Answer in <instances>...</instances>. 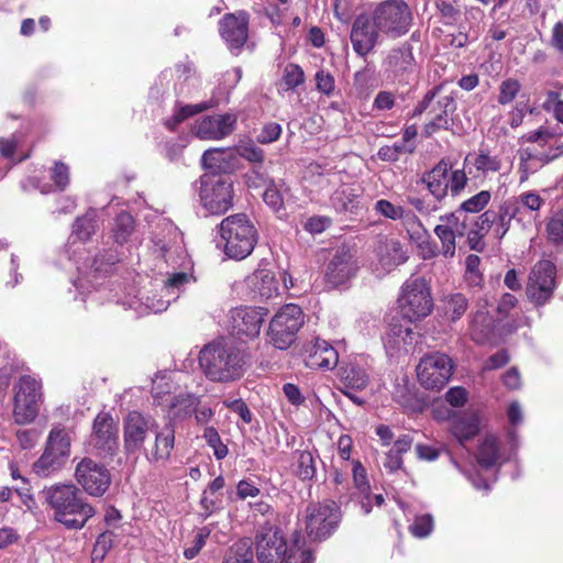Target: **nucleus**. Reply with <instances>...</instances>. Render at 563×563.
<instances>
[{"instance_id": "f257e3e1", "label": "nucleus", "mask_w": 563, "mask_h": 563, "mask_svg": "<svg viewBox=\"0 0 563 563\" xmlns=\"http://www.w3.org/2000/svg\"><path fill=\"white\" fill-rule=\"evenodd\" d=\"M198 362L209 380L225 384L243 377L251 365V354L244 342L220 336L203 345Z\"/></svg>"}, {"instance_id": "f03ea898", "label": "nucleus", "mask_w": 563, "mask_h": 563, "mask_svg": "<svg viewBox=\"0 0 563 563\" xmlns=\"http://www.w3.org/2000/svg\"><path fill=\"white\" fill-rule=\"evenodd\" d=\"M45 498L54 510V519L67 529L79 530L95 515L81 492L73 484L58 485L45 492Z\"/></svg>"}, {"instance_id": "7ed1b4c3", "label": "nucleus", "mask_w": 563, "mask_h": 563, "mask_svg": "<svg viewBox=\"0 0 563 563\" xmlns=\"http://www.w3.org/2000/svg\"><path fill=\"white\" fill-rule=\"evenodd\" d=\"M223 251L234 260H244L254 250L258 232L245 213H235L224 218L219 224Z\"/></svg>"}, {"instance_id": "20e7f679", "label": "nucleus", "mask_w": 563, "mask_h": 563, "mask_svg": "<svg viewBox=\"0 0 563 563\" xmlns=\"http://www.w3.org/2000/svg\"><path fill=\"white\" fill-rule=\"evenodd\" d=\"M71 431L55 426L48 432L42 455L33 463L32 471L38 477H48L60 471L71 452Z\"/></svg>"}, {"instance_id": "39448f33", "label": "nucleus", "mask_w": 563, "mask_h": 563, "mask_svg": "<svg viewBox=\"0 0 563 563\" xmlns=\"http://www.w3.org/2000/svg\"><path fill=\"white\" fill-rule=\"evenodd\" d=\"M44 395L42 382L32 375H22L13 385V420L18 424L33 422L38 416Z\"/></svg>"}, {"instance_id": "423d86ee", "label": "nucleus", "mask_w": 563, "mask_h": 563, "mask_svg": "<svg viewBox=\"0 0 563 563\" xmlns=\"http://www.w3.org/2000/svg\"><path fill=\"white\" fill-rule=\"evenodd\" d=\"M372 16L382 34L391 38L407 34L413 21L411 9L404 0H385L378 3Z\"/></svg>"}, {"instance_id": "0eeeda50", "label": "nucleus", "mask_w": 563, "mask_h": 563, "mask_svg": "<svg viewBox=\"0 0 563 563\" xmlns=\"http://www.w3.org/2000/svg\"><path fill=\"white\" fill-rule=\"evenodd\" d=\"M442 87L435 86L429 90L413 109L412 115H421L429 110L433 118L423 126L424 136L429 137L437 131L449 130L452 126L450 115L456 110V103L452 96H439Z\"/></svg>"}, {"instance_id": "6e6552de", "label": "nucleus", "mask_w": 563, "mask_h": 563, "mask_svg": "<svg viewBox=\"0 0 563 563\" xmlns=\"http://www.w3.org/2000/svg\"><path fill=\"white\" fill-rule=\"evenodd\" d=\"M201 205L212 214H223L233 206V183L224 176L206 174L200 177Z\"/></svg>"}, {"instance_id": "1a4fd4ad", "label": "nucleus", "mask_w": 563, "mask_h": 563, "mask_svg": "<svg viewBox=\"0 0 563 563\" xmlns=\"http://www.w3.org/2000/svg\"><path fill=\"white\" fill-rule=\"evenodd\" d=\"M303 322V312L299 306L289 303L282 307L269 323L271 343L279 350L288 349L296 341Z\"/></svg>"}, {"instance_id": "9d476101", "label": "nucleus", "mask_w": 563, "mask_h": 563, "mask_svg": "<svg viewBox=\"0 0 563 563\" xmlns=\"http://www.w3.org/2000/svg\"><path fill=\"white\" fill-rule=\"evenodd\" d=\"M398 302L405 319L412 322L427 317L432 310L433 300L424 278H409L402 287Z\"/></svg>"}, {"instance_id": "9b49d317", "label": "nucleus", "mask_w": 563, "mask_h": 563, "mask_svg": "<svg viewBox=\"0 0 563 563\" xmlns=\"http://www.w3.org/2000/svg\"><path fill=\"white\" fill-rule=\"evenodd\" d=\"M453 368L454 364L449 355L434 352L420 360L417 377L426 389L440 390L449 383Z\"/></svg>"}, {"instance_id": "f8f14e48", "label": "nucleus", "mask_w": 563, "mask_h": 563, "mask_svg": "<svg viewBox=\"0 0 563 563\" xmlns=\"http://www.w3.org/2000/svg\"><path fill=\"white\" fill-rule=\"evenodd\" d=\"M306 531L313 541L328 538L341 520V511L334 501L310 505L306 510Z\"/></svg>"}, {"instance_id": "ddd939ff", "label": "nucleus", "mask_w": 563, "mask_h": 563, "mask_svg": "<svg viewBox=\"0 0 563 563\" xmlns=\"http://www.w3.org/2000/svg\"><path fill=\"white\" fill-rule=\"evenodd\" d=\"M157 423L151 416L130 411L123 420V448L126 455H133L146 449L144 443L155 432Z\"/></svg>"}, {"instance_id": "4468645a", "label": "nucleus", "mask_w": 563, "mask_h": 563, "mask_svg": "<svg viewBox=\"0 0 563 563\" xmlns=\"http://www.w3.org/2000/svg\"><path fill=\"white\" fill-rule=\"evenodd\" d=\"M75 478L90 496L101 497L109 489L112 478L106 465L91 457L81 459L75 467Z\"/></svg>"}, {"instance_id": "2eb2a0df", "label": "nucleus", "mask_w": 563, "mask_h": 563, "mask_svg": "<svg viewBox=\"0 0 563 563\" xmlns=\"http://www.w3.org/2000/svg\"><path fill=\"white\" fill-rule=\"evenodd\" d=\"M555 265L550 261H540L531 269L526 287L528 298L537 306L544 305L555 289Z\"/></svg>"}, {"instance_id": "dca6fc26", "label": "nucleus", "mask_w": 563, "mask_h": 563, "mask_svg": "<svg viewBox=\"0 0 563 563\" xmlns=\"http://www.w3.org/2000/svg\"><path fill=\"white\" fill-rule=\"evenodd\" d=\"M118 424L109 412H99L93 420L90 445L100 457H112L119 446Z\"/></svg>"}, {"instance_id": "f3484780", "label": "nucleus", "mask_w": 563, "mask_h": 563, "mask_svg": "<svg viewBox=\"0 0 563 563\" xmlns=\"http://www.w3.org/2000/svg\"><path fill=\"white\" fill-rule=\"evenodd\" d=\"M287 544L277 527L265 525L256 534V554L260 563H283Z\"/></svg>"}, {"instance_id": "a211bd4d", "label": "nucleus", "mask_w": 563, "mask_h": 563, "mask_svg": "<svg viewBox=\"0 0 563 563\" xmlns=\"http://www.w3.org/2000/svg\"><path fill=\"white\" fill-rule=\"evenodd\" d=\"M384 74L393 80H404L416 69L412 45L404 42L390 48L382 63Z\"/></svg>"}, {"instance_id": "6ab92c4d", "label": "nucleus", "mask_w": 563, "mask_h": 563, "mask_svg": "<svg viewBox=\"0 0 563 563\" xmlns=\"http://www.w3.org/2000/svg\"><path fill=\"white\" fill-rule=\"evenodd\" d=\"M382 32L374 23L373 16L357 15L351 26L350 40L353 51L361 57H366L379 42Z\"/></svg>"}, {"instance_id": "aec40b11", "label": "nucleus", "mask_w": 563, "mask_h": 563, "mask_svg": "<svg viewBox=\"0 0 563 563\" xmlns=\"http://www.w3.org/2000/svg\"><path fill=\"white\" fill-rule=\"evenodd\" d=\"M358 271L354 254L345 246L336 249L329 261L324 278L331 287H338L352 279Z\"/></svg>"}, {"instance_id": "412c9836", "label": "nucleus", "mask_w": 563, "mask_h": 563, "mask_svg": "<svg viewBox=\"0 0 563 563\" xmlns=\"http://www.w3.org/2000/svg\"><path fill=\"white\" fill-rule=\"evenodd\" d=\"M236 120L233 113L203 115L196 121L194 134L200 140H222L234 131Z\"/></svg>"}, {"instance_id": "4be33fe9", "label": "nucleus", "mask_w": 563, "mask_h": 563, "mask_svg": "<svg viewBox=\"0 0 563 563\" xmlns=\"http://www.w3.org/2000/svg\"><path fill=\"white\" fill-rule=\"evenodd\" d=\"M266 316L267 310L264 308H235L230 316L231 331L234 335L254 339L260 334Z\"/></svg>"}, {"instance_id": "5701e85b", "label": "nucleus", "mask_w": 563, "mask_h": 563, "mask_svg": "<svg viewBox=\"0 0 563 563\" xmlns=\"http://www.w3.org/2000/svg\"><path fill=\"white\" fill-rule=\"evenodd\" d=\"M220 34L230 49H240L249 36V16L245 12L228 13L220 21Z\"/></svg>"}, {"instance_id": "b1692460", "label": "nucleus", "mask_w": 563, "mask_h": 563, "mask_svg": "<svg viewBox=\"0 0 563 563\" xmlns=\"http://www.w3.org/2000/svg\"><path fill=\"white\" fill-rule=\"evenodd\" d=\"M303 361L309 368L331 369L338 364L339 355L329 342L316 339L305 346Z\"/></svg>"}, {"instance_id": "393cba45", "label": "nucleus", "mask_w": 563, "mask_h": 563, "mask_svg": "<svg viewBox=\"0 0 563 563\" xmlns=\"http://www.w3.org/2000/svg\"><path fill=\"white\" fill-rule=\"evenodd\" d=\"M192 279V276L180 272L172 274L164 283L163 291H165L168 297L166 300H152L151 302H146L145 310L150 312H162L167 309L172 300H176L181 291L185 290L186 285H188Z\"/></svg>"}, {"instance_id": "a878e982", "label": "nucleus", "mask_w": 563, "mask_h": 563, "mask_svg": "<svg viewBox=\"0 0 563 563\" xmlns=\"http://www.w3.org/2000/svg\"><path fill=\"white\" fill-rule=\"evenodd\" d=\"M450 170L451 165L445 159H441L430 172L422 176V183L426 184L430 194L438 201L448 196Z\"/></svg>"}, {"instance_id": "bb28decb", "label": "nucleus", "mask_w": 563, "mask_h": 563, "mask_svg": "<svg viewBox=\"0 0 563 563\" xmlns=\"http://www.w3.org/2000/svg\"><path fill=\"white\" fill-rule=\"evenodd\" d=\"M555 154L539 151L534 147H526L519 151L520 183L526 181L529 176L552 162Z\"/></svg>"}, {"instance_id": "cd10ccee", "label": "nucleus", "mask_w": 563, "mask_h": 563, "mask_svg": "<svg viewBox=\"0 0 563 563\" xmlns=\"http://www.w3.org/2000/svg\"><path fill=\"white\" fill-rule=\"evenodd\" d=\"M154 444L150 452H145L148 460L153 461H167L175 446V429L172 423L165 424L163 428H155Z\"/></svg>"}, {"instance_id": "c85d7f7f", "label": "nucleus", "mask_w": 563, "mask_h": 563, "mask_svg": "<svg viewBox=\"0 0 563 563\" xmlns=\"http://www.w3.org/2000/svg\"><path fill=\"white\" fill-rule=\"evenodd\" d=\"M450 431L456 440L464 442L474 438L479 431V416L475 411H466L450 420Z\"/></svg>"}, {"instance_id": "c756f323", "label": "nucleus", "mask_w": 563, "mask_h": 563, "mask_svg": "<svg viewBox=\"0 0 563 563\" xmlns=\"http://www.w3.org/2000/svg\"><path fill=\"white\" fill-rule=\"evenodd\" d=\"M377 256L380 265L386 271H391L408 260L407 252L404 250L402 244L394 239L385 240L379 243Z\"/></svg>"}, {"instance_id": "7c9ffc66", "label": "nucleus", "mask_w": 563, "mask_h": 563, "mask_svg": "<svg viewBox=\"0 0 563 563\" xmlns=\"http://www.w3.org/2000/svg\"><path fill=\"white\" fill-rule=\"evenodd\" d=\"M318 451L296 450L292 453V473L301 481H312L317 474Z\"/></svg>"}, {"instance_id": "2f4dec72", "label": "nucleus", "mask_w": 563, "mask_h": 563, "mask_svg": "<svg viewBox=\"0 0 563 563\" xmlns=\"http://www.w3.org/2000/svg\"><path fill=\"white\" fill-rule=\"evenodd\" d=\"M404 228L411 242L416 243L419 247L424 245L428 247V255L424 257H433L437 255V251L429 245L430 234L423 227L420 219L411 211L406 213L402 219Z\"/></svg>"}, {"instance_id": "473e14b6", "label": "nucleus", "mask_w": 563, "mask_h": 563, "mask_svg": "<svg viewBox=\"0 0 563 563\" xmlns=\"http://www.w3.org/2000/svg\"><path fill=\"white\" fill-rule=\"evenodd\" d=\"M494 320L487 311L478 309L471 317L470 333L471 338L477 344H485L494 334Z\"/></svg>"}, {"instance_id": "72a5a7b5", "label": "nucleus", "mask_w": 563, "mask_h": 563, "mask_svg": "<svg viewBox=\"0 0 563 563\" xmlns=\"http://www.w3.org/2000/svg\"><path fill=\"white\" fill-rule=\"evenodd\" d=\"M234 156L232 152L214 147L209 148L203 152L201 156V164L205 169H209L214 175H219V173L225 172L230 159H232Z\"/></svg>"}, {"instance_id": "f704fd0d", "label": "nucleus", "mask_w": 563, "mask_h": 563, "mask_svg": "<svg viewBox=\"0 0 563 563\" xmlns=\"http://www.w3.org/2000/svg\"><path fill=\"white\" fill-rule=\"evenodd\" d=\"M253 291L260 297L269 299L278 294V282L273 272L261 269L252 277Z\"/></svg>"}, {"instance_id": "c9c22d12", "label": "nucleus", "mask_w": 563, "mask_h": 563, "mask_svg": "<svg viewBox=\"0 0 563 563\" xmlns=\"http://www.w3.org/2000/svg\"><path fill=\"white\" fill-rule=\"evenodd\" d=\"M352 473H353V482H354V488L357 490L360 496H362L361 500V507L364 510V514H369L371 511V503H369V495H371V485L367 479L366 470L362 465V463L358 460L352 461Z\"/></svg>"}, {"instance_id": "e433bc0d", "label": "nucleus", "mask_w": 563, "mask_h": 563, "mask_svg": "<svg viewBox=\"0 0 563 563\" xmlns=\"http://www.w3.org/2000/svg\"><path fill=\"white\" fill-rule=\"evenodd\" d=\"M499 446L494 435H486L478 445L476 460L484 468L493 467L499 460Z\"/></svg>"}, {"instance_id": "4c0bfd02", "label": "nucleus", "mask_w": 563, "mask_h": 563, "mask_svg": "<svg viewBox=\"0 0 563 563\" xmlns=\"http://www.w3.org/2000/svg\"><path fill=\"white\" fill-rule=\"evenodd\" d=\"M223 563H254L252 541L245 538L235 542L228 550Z\"/></svg>"}, {"instance_id": "58836bf2", "label": "nucleus", "mask_w": 563, "mask_h": 563, "mask_svg": "<svg viewBox=\"0 0 563 563\" xmlns=\"http://www.w3.org/2000/svg\"><path fill=\"white\" fill-rule=\"evenodd\" d=\"M341 380L346 389H364L368 383V376L364 369L347 365L341 369Z\"/></svg>"}, {"instance_id": "ea45409f", "label": "nucleus", "mask_w": 563, "mask_h": 563, "mask_svg": "<svg viewBox=\"0 0 563 563\" xmlns=\"http://www.w3.org/2000/svg\"><path fill=\"white\" fill-rule=\"evenodd\" d=\"M331 200L338 211H352L357 207L358 195L351 187H342L333 194Z\"/></svg>"}, {"instance_id": "a19ab883", "label": "nucleus", "mask_w": 563, "mask_h": 563, "mask_svg": "<svg viewBox=\"0 0 563 563\" xmlns=\"http://www.w3.org/2000/svg\"><path fill=\"white\" fill-rule=\"evenodd\" d=\"M133 231H134L133 217L125 211L119 213L115 218V222H114V227H113L114 241L119 244H123V243L128 242V240Z\"/></svg>"}, {"instance_id": "79ce46f5", "label": "nucleus", "mask_w": 563, "mask_h": 563, "mask_svg": "<svg viewBox=\"0 0 563 563\" xmlns=\"http://www.w3.org/2000/svg\"><path fill=\"white\" fill-rule=\"evenodd\" d=\"M468 308V300L463 294H453L445 299V314L451 321L460 320Z\"/></svg>"}, {"instance_id": "37998d69", "label": "nucleus", "mask_w": 563, "mask_h": 563, "mask_svg": "<svg viewBox=\"0 0 563 563\" xmlns=\"http://www.w3.org/2000/svg\"><path fill=\"white\" fill-rule=\"evenodd\" d=\"M545 231L549 242L563 245V208L548 219Z\"/></svg>"}, {"instance_id": "c03bdc74", "label": "nucleus", "mask_w": 563, "mask_h": 563, "mask_svg": "<svg viewBox=\"0 0 563 563\" xmlns=\"http://www.w3.org/2000/svg\"><path fill=\"white\" fill-rule=\"evenodd\" d=\"M97 216L95 211L87 212L84 217L77 218L74 223V233L81 241H87L97 230Z\"/></svg>"}, {"instance_id": "a18cd8bd", "label": "nucleus", "mask_w": 563, "mask_h": 563, "mask_svg": "<svg viewBox=\"0 0 563 563\" xmlns=\"http://www.w3.org/2000/svg\"><path fill=\"white\" fill-rule=\"evenodd\" d=\"M481 258L475 254H470L465 260L464 280L468 287H482L483 274L479 271Z\"/></svg>"}, {"instance_id": "49530a36", "label": "nucleus", "mask_w": 563, "mask_h": 563, "mask_svg": "<svg viewBox=\"0 0 563 563\" xmlns=\"http://www.w3.org/2000/svg\"><path fill=\"white\" fill-rule=\"evenodd\" d=\"M282 82L285 90H294L305 82L303 69L297 64H287L283 71Z\"/></svg>"}, {"instance_id": "de8ad7c7", "label": "nucleus", "mask_w": 563, "mask_h": 563, "mask_svg": "<svg viewBox=\"0 0 563 563\" xmlns=\"http://www.w3.org/2000/svg\"><path fill=\"white\" fill-rule=\"evenodd\" d=\"M492 199V194L488 190H482L471 198L464 200L459 211L476 213L485 209Z\"/></svg>"}, {"instance_id": "09e8293b", "label": "nucleus", "mask_w": 563, "mask_h": 563, "mask_svg": "<svg viewBox=\"0 0 563 563\" xmlns=\"http://www.w3.org/2000/svg\"><path fill=\"white\" fill-rule=\"evenodd\" d=\"M199 402V397L194 394H180L174 398L172 407L178 416L185 417L194 412Z\"/></svg>"}, {"instance_id": "8fccbe9b", "label": "nucleus", "mask_w": 563, "mask_h": 563, "mask_svg": "<svg viewBox=\"0 0 563 563\" xmlns=\"http://www.w3.org/2000/svg\"><path fill=\"white\" fill-rule=\"evenodd\" d=\"M415 146L406 145L405 142H396L393 145H385L378 150L377 156L384 162H396L404 153H412Z\"/></svg>"}, {"instance_id": "3c124183", "label": "nucleus", "mask_w": 563, "mask_h": 563, "mask_svg": "<svg viewBox=\"0 0 563 563\" xmlns=\"http://www.w3.org/2000/svg\"><path fill=\"white\" fill-rule=\"evenodd\" d=\"M434 233L439 238L442 244V254L445 257H453L455 254V239L456 235L448 227L438 224L434 228Z\"/></svg>"}, {"instance_id": "603ef678", "label": "nucleus", "mask_w": 563, "mask_h": 563, "mask_svg": "<svg viewBox=\"0 0 563 563\" xmlns=\"http://www.w3.org/2000/svg\"><path fill=\"white\" fill-rule=\"evenodd\" d=\"M462 212L463 211H459L457 209L454 212L440 217L442 224L452 230L456 236H464L466 234V230L468 229L466 217L461 219Z\"/></svg>"}, {"instance_id": "864d4df0", "label": "nucleus", "mask_w": 563, "mask_h": 563, "mask_svg": "<svg viewBox=\"0 0 563 563\" xmlns=\"http://www.w3.org/2000/svg\"><path fill=\"white\" fill-rule=\"evenodd\" d=\"M475 168L482 174L496 173L501 168V161L498 156H492L487 152L479 151L474 159Z\"/></svg>"}, {"instance_id": "5fc2aeb1", "label": "nucleus", "mask_w": 563, "mask_h": 563, "mask_svg": "<svg viewBox=\"0 0 563 563\" xmlns=\"http://www.w3.org/2000/svg\"><path fill=\"white\" fill-rule=\"evenodd\" d=\"M312 560L311 551L300 544L299 538L294 540L290 549L287 548V553L283 562L285 563H310Z\"/></svg>"}, {"instance_id": "6e6d98bb", "label": "nucleus", "mask_w": 563, "mask_h": 563, "mask_svg": "<svg viewBox=\"0 0 563 563\" xmlns=\"http://www.w3.org/2000/svg\"><path fill=\"white\" fill-rule=\"evenodd\" d=\"M434 527L433 517L429 514L416 516L412 523L409 526V531L416 538L428 537Z\"/></svg>"}, {"instance_id": "4d7b16f0", "label": "nucleus", "mask_w": 563, "mask_h": 563, "mask_svg": "<svg viewBox=\"0 0 563 563\" xmlns=\"http://www.w3.org/2000/svg\"><path fill=\"white\" fill-rule=\"evenodd\" d=\"M203 439L210 448L213 449V454L217 460H222L228 455V448L222 443L219 432L213 427L205 429Z\"/></svg>"}, {"instance_id": "13d9d810", "label": "nucleus", "mask_w": 563, "mask_h": 563, "mask_svg": "<svg viewBox=\"0 0 563 563\" xmlns=\"http://www.w3.org/2000/svg\"><path fill=\"white\" fill-rule=\"evenodd\" d=\"M521 88L517 79L508 78L501 81L499 86L498 103L508 104L517 97Z\"/></svg>"}, {"instance_id": "bf43d9fd", "label": "nucleus", "mask_w": 563, "mask_h": 563, "mask_svg": "<svg viewBox=\"0 0 563 563\" xmlns=\"http://www.w3.org/2000/svg\"><path fill=\"white\" fill-rule=\"evenodd\" d=\"M375 211L385 218L391 220L404 219L406 217V211L400 206L393 205L390 201L386 199H380L375 203Z\"/></svg>"}, {"instance_id": "052dcab7", "label": "nucleus", "mask_w": 563, "mask_h": 563, "mask_svg": "<svg viewBox=\"0 0 563 563\" xmlns=\"http://www.w3.org/2000/svg\"><path fill=\"white\" fill-rule=\"evenodd\" d=\"M236 153L242 158L249 161L252 164H262L264 162V151L254 145L253 143L241 144L236 147Z\"/></svg>"}, {"instance_id": "680f3d73", "label": "nucleus", "mask_w": 563, "mask_h": 563, "mask_svg": "<svg viewBox=\"0 0 563 563\" xmlns=\"http://www.w3.org/2000/svg\"><path fill=\"white\" fill-rule=\"evenodd\" d=\"M468 178L464 168L454 169L449 174V191L452 197H457L465 189Z\"/></svg>"}, {"instance_id": "e2e57ef3", "label": "nucleus", "mask_w": 563, "mask_h": 563, "mask_svg": "<svg viewBox=\"0 0 563 563\" xmlns=\"http://www.w3.org/2000/svg\"><path fill=\"white\" fill-rule=\"evenodd\" d=\"M495 217H496V221L494 223L495 224V233H496L497 238L501 239L509 231L511 220H514V219L511 218L510 210L509 209L507 210L503 206V203L499 206L498 211H495Z\"/></svg>"}, {"instance_id": "0e129e2a", "label": "nucleus", "mask_w": 563, "mask_h": 563, "mask_svg": "<svg viewBox=\"0 0 563 563\" xmlns=\"http://www.w3.org/2000/svg\"><path fill=\"white\" fill-rule=\"evenodd\" d=\"M316 88L319 92L331 96L335 89L334 77L323 69L319 70L314 75Z\"/></svg>"}, {"instance_id": "69168bd1", "label": "nucleus", "mask_w": 563, "mask_h": 563, "mask_svg": "<svg viewBox=\"0 0 563 563\" xmlns=\"http://www.w3.org/2000/svg\"><path fill=\"white\" fill-rule=\"evenodd\" d=\"M263 200L275 212L284 209V198L274 184L265 189Z\"/></svg>"}, {"instance_id": "338daca9", "label": "nucleus", "mask_w": 563, "mask_h": 563, "mask_svg": "<svg viewBox=\"0 0 563 563\" xmlns=\"http://www.w3.org/2000/svg\"><path fill=\"white\" fill-rule=\"evenodd\" d=\"M51 178L59 190H64L69 184V168L62 162H56L52 168Z\"/></svg>"}, {"instance_id": "774afa93", "label": "nucleus", "mask_w": 563, "mask_h": 563, "mask_svg": "<svg viewBox=\"0 0 563 563\" xmlns=\"http://www.w3.org/2000/svg\"><path fill=\"white\" fill-rule=\"evenodd\" d=\"M332 223L331 218L327 216H312L303 223V229L311 234H320Z\"/></svg>"}]
</instances>
